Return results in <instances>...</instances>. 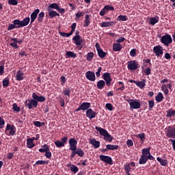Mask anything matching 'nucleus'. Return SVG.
Here are the masks:
<instances>
[{
	"label": "nucleus",
	"mask_w": 175,
	"mask_h": 175,
	"mask_svg": "<svg viewBox=\"0 0 175 175\" xmlns=\"http://www.w3.org/2000/svg\"><path fill=\"white\" fill-rule=\"evenodd\" d=\"M90 109V103H83L82 104H80V106H79V108H77L75 109V112H79L80 111H88Z\"/></svg>",
	"instance_id": "nucleus-11"
},
{
	"label": "nucleus",
	"mask_w": 175,
	"mask_h": 175,
	"mask_svg": "<svg viewBox=\"0 0 175 175\" xmlns=\"http://www.w3.org/2000/svg\"><path fill=\"white\" fill-rule=\"evenodd\" d=\"M118 83H119V85H120L122 86H120V88H117V90H118V91H124V90H125V86L124 85V82L119 81V82H118Z\"/></svg>",
	"instance_id": "nucleus-54"
},
{
	"label": "nucleus",
	"mask_w": 175,
	"mask_h": 175,
	"mask_svg": "<svg viewBox=\"0 0 175 175\" xmlns=\"http://www.w3.org/2000/svg\"><path fill=\"white\" fill-rule=\"evenodd\" d=\"M167 138L175 139V128L172 126L167 127V133L165 134Z\"/></svg>",
	"instance_id": "nucleus-14"
},
{
	"label": "nucleus",
	"mask_w": 175,
	"mask_h": 175,
	"mask_svg": "<svg viewBox=\"0 0 175 175\" xmlns=\"http://www.w3.org/2000/svg\"><path fill=\"white\" fill-rule=\"evenodd\" d=\"M16 132V128L13 124H6V128L5 129V135L6 136H13Z\"/></svg>",
	"instance_id": "nucleus-6"
},
{
	"label": "nucleus",
	"mask_w": 175,
	"mask_h": 175,
	"mask_svg": "<svg viewBox=\"0 0 175 175\" xmlns=\"http://www.w3.org/2000/svg\"><path fill=\"white\" fill-rule=\"evenodd\" d=\"M112 46V50L116 52L120 51V50H122V48H124L123 46H122V44H113Z\"/></svg>",
	"instance_id": "nucleus-36"
},
{
	"label": "nucleus",
	"mask_w": 175,
	"mask_h": 175,
	"mask_svg": "<svg viewBox=\"0 0 175 175\" xmlns=\"http://www.w3.org/2000/svg\"><path fill=\"white\" fill-rule=\"evenodd\" d=\"M95 49H97V55H98V58L103 59L105 58L107 53L104 52L102 49L100 48L98 44H95Z\"/></svg>",
	"instance_id": "nucleus-15"
},
{
	"label": "nucleus",
	"mask_w": 175,
	"mask_h": 175,
	"mask_svg": "<svg viewBox=\"0 0 175 175\" xmlns=\"http://www.w3.org/2000/svg\"><path fill=\"white\" fill-rule=\"evenodd\" d=\"M135 85H137L139 88L144 89V88L146 87V82H142V83H134Z\"/></svg>",
	"instance_id": "nucleus-53"
},
{
	"label": "nucleus",
	"mask_w": 175,
	"mask_h": 175,
	"mask_svg": "<svg viewBox=\"0 0 175 175\" xmlns=\"http://www.w3.org/2000/svg\"><path fill=\"white\" fill-rule=\"evenodd\" d=\"M42 148H43L38 149V152H40L41 153L51 152L50 147L48 146L46 144H43V146H42Z\"/></svg>",
	"instance_id": "nucleus-24"
},
{
	"label": "nucleus",
	"mask_w": 175,
	"mask_h": 175,
	"mask_svg": "<svg viewBox=\"0 0 175 175\" xmlns=\"http://www.w3.org/2000/svg\"><path fill=\"white\" fill-rule=\"evenodd\" d=\"M69 140L70 139H68V137H62L60 140H57V142H60V143H66V142H68Z\"/></svg>",
	"instance_id": "nucleus-56"
},
{
	"label": "nucleus",
	"mask_w": 175,
	"mask_h": 175,
	"mask_svg": "<svg viewBox=\"0 0 175 175\" xmlns=\"http://www.w3.org/2000/svg\"><path fill=\"white\" fill-rule=\"evenodd\" d=\"M68 166H70V171H72V172L77 173L79 172V167H77L75 165L68 164Z\"/></svg>",
	"instance_id": "nucleus-39"
},
{
	"label": "nucleus",
	"mask_w": 175,
	"mask_h": 175,
	"mask_svg": "<svg viewBox=\"0 0 175 175\" xmlns=\"http://www.w3.org/2000/svg\"><path fill=\"white\" fill-rule=\"evenodd\" d=\"M68 146H70V151H72V154H70V158L73 159L75 155H78L80 158L83 157L85 152L81 148H77V140L75 138H70L68 140Z\"/></svg>",
	"instance_id": "nucleus-2"
},
{
	"label": "nucleus",
	"mask_w": 175,
	"mask_h": 175,
	"mask_svg": "<svg viewBox=\"0 0 175 175\" xmlns=\"http://www.w3.org/2000/svg\"><path fill=\"white\" fill-rule=\"evenodd\" d=\"M95 77H96V75L94 74V72L87 71V72H85V78L87 80L94 82L95 81Z\"/></svg>",
	"instance_id": "nucleus-17"
},
{
	"label": "nucleus",
	"mask_w": 175,
	"mask_h": 175,
	"mask_svg": "<svg viewBox=\"0 0 175 175\" xmlns=\"http://www.w3.org/2000/svg\"><path fill=\"white\" fill-rule=\"evenodd\" d=\"M71 92L72 90H70V88H65L64 89V92H62V94H63L64 96L70 97V92Z\"/></svg>",
	"instance_id": "nucleus-45"
},
{
	"label": "nucleus",
	"mask_w": 175,
	"mask_h": 175,
	"mask_svg": "<svg viewBox=\"0 0 175 175\" xmlns=\"http://www.w3.org/2000/svg\"><path fill=\"white\" fill-rule=\"evenodd\" d=\"M43 18H44V12H41L38 16V23H42V21H43Z\"/></svg>",
	"instance_id": "nucleus-40"
},
{
	"label": "nucleus",
	"mask_w": 175,
	"mask_h": 175,
	"mask_svg": "<svg viewBox=\"0 0 175 175\" xmlns=\"http://www.w3.org/2000/svg\"><path fill=\"white\" fill-rule=\"evenodd\" d=\"M95 131H97V132L100 134V136L104 137V140H105V142H108L109 143H110L112 142V140H113L112 135H110V134H109V132H107V130H105V129H102L100 127L95 126Z\"/></svg>",
	"instance_id": "nucleus-4"
},
{
	"label": "nucleus",
	"mask_w": 175,
	"mask_h": 175,
	"mask_svg": "<svg viewBox=\"0 0 175 175\" xmlns=\"http://www.w3.org/2000/svg\"><path fill=\"white\" fill-rule=\"evenodd\" d=\"M161 42L163 44H171V43H173V38H172V36L169 35V33H165V35L161 37Z\"/></svg>",
	"instance_id": "nucleus-9"
},
{
	"label": "nucleus",
	"mask_w": 175,
	"mask_h": 175,
	"mask_svg": "<svg viewBox=\"0 0 175 175\" xmlns=\"http://www.w3.org/2000/svg\"><path fill=\"white\" fill-rule=\"evenodd\" d=\"M2 85H3V88H7L8 85H10V80L6 79H3Z\"/></svg>",
	"instance_id": "nucleus-51"
},
{
	"label": "nucleus",
	"mask_w": 175,
	"mask_h": 175,
	"mask_svg": "<svg viewBox=\"0 0 175 175\" xmlns=\"http://www.w3.org/2000/svg\"><path fill=\"white\" fill-rule=\"evenodd\" d=\"M15 28H23V25L21 23V21L19 19H15L12 21V24H10L8 27V31H12L15 29Z\"/></svg>",
	"instance_id": "nucleus-7"
},
{
	"label": "nucleus",
	"mask_w": 175,
	"mask_h": 175,
	"mask_svg": "<svg viewBox=\"0 0 175 175\" xmlns=\"http://www.w3.org/2000/svg\"><path fill=\"white\" fill-rule=\"evenodd\" d=\"M106 148L105 149H108L110 150H116L118 149V146L117 145H112V144H107V146H105Z\"/></svg>",
	"instance_id": "nucleus-34"
},
{
	"label": "nucleus",
	"mask_w": 175,
	"mask_h": 175,
	"mask_svg": "<svg viewBox=\"0 0 175 175\" xmlns=\"http://www.w3.org/2000/svg\"><path fill=\"white\" fill-rule=\"evenodd\" d=\"M106 13H107V11L106 10V9L105 8V7L101 10V11L100 12V16H105V14H106Z\"/></svg>",
	"instance_id": "nucleus-64"
},
{
	"label": "nucleus",
	"mask_w": 175,
	"mask_h": 175,
	"mask_svg": "<svg viewBox=\"0 0 175 175\" xmlns=\"http://www.w3.org/2000/svg\"><path fill=\"white\" fill-rule=\"evenodd\" d=\"M24 75L25 74L23 73V72L18 70V71L16 72V80L18 81H23V79H25V77H23Z\"/></svg>",
	"instance_id": "nucleus-21"
},
{
	"label": "nucleus",
	"mask_w": 175,
	"mask_h": 175,
	"mask_svg": "<svg viewBox=\"0 0 175 175\" xmlns=\"http://www.w3.org/2000/svg\"><path fill=\"white\" fill-rule=\"evenodd\" d=\"M89 144L93 146L95 149L100 147V142L95 140V139H89Z\"/></svg>",
	"instance_id": "nucleus-22"
},
{
	"label": "nucleus",
	"mask_w": 175,
	"mask_h": 175,
	"mask_svg": "<svg viewBox=\"0 0 175 175\" xmlns=\"http://www.w3.org/2000/svg\"><path fill=\"white\" fill-rule=\"evenodd\" d=\"M153 52H154V54H156V56L157 57L162 55L163 54L162 47L161 46H154Z\"/></svg>",
	"instance_id": "nucleus-20"
},
{
	"label": "nucleus",
	"mask_w": 175,
	"mask_h": 175,
	"mask_svg": "<svg viewBox=\"0 0 175 175\" xmlns=\"http://www.w3.org/2000/svg\"><path fill=\"white\" fill-rule=\"evenodd\" d=\"M29 21H31V18L29 17L25 18L23 21H21L22 27H27V25L29 24Z\"/></svg>",
	"instance_id": "nucleus-33"
},
{
	"label": "nucleus",
	"mask_w": 175,
	"mask_h": 175,
	"mask_svg": "<svg viewBox=\"0 0 175 175\" xmlns=\"http://www.w3.org/2000/svg\"><path fill=\"white\" fill-rule=\"evenodd\" d=\"M125 102H127V103H129V106H130V109L131 110L140 109V100L139 99L125 98Z\"/></svg>",
	"instance_id": "nucleus-5"
},
{
	"label": "nucleus",
	"mask_w": 175,
	"mask_h": 175,
	"mask_svg": "<svg viewBox=\"0 0 175 175\" xmlns=\"http://www.w3.org/2000/svg\"><path fill=\"white\" fill-rule=\"evenodd\" d=\"M127 147L131 148L133 146V142H132V139H127Z\"/></svg>",
	"instance_id": "nucleus-62"
},
{
	"label": "nucleus",
	"mask_w": 175,
	"mask_h": 175,
	"mask_svg": "<svg viewBox=\"0 0 175 175\" xmlns=\"http://www.w3.org/2000/svg\"><path fill=\"white\" fill-rule=\"evenodd\" d=\"M40 12V10H39V8H37L31 13V14L30 15L31 24H32V23H34L35 20L38 18V15L39 14Z\"/></svg>",
	"instance_id": "nucleus-18"
},
{
	"label": "nucleus",
	"mask_w": 175,
	"mask_h": 175,
	"mask_svg": "<svg viewBox=\"0 0 175 175\" xmlns=\"http://www.w3.org/2000/svg\"><path fill=\"white\" fill-rule=\"evenodd\" d=\"M102 79H104L103 81L107 82V86H110V82L112 81V78H110V73H104V75H102Z\"/></svg>",
	"instance_id": "nucleus-16"
},
{
	"label": "nucleus",
	"mask_w": 175,
	"mask_h": 175,
	"mask_svg": "<svg viewBox=\"0 0 175 175\" xmlns=\"http://www.w3.org/2000/svg\"><path fill=\"white\" fill-rule=\"evenodd\" d=\"M105 109H107V110L112 111H113V106L112 105V104L107 103L105 104Z\"/></svg>",
	"instance_id": "nucleus-50"
},
{
	"label": "nucleus",
	"mask_w": 175,
	"mask_h": 175,
	"mask_svg": "<svg viewBox=\"0 0 175 175\" xmlns=\"http://www.w3.org/2000/svg\"><path fill=\"white\" fill-rule=\"evenodd\" d=\"M129 83H146V79H142L141 81H136L130 79L129 80Z\"/></svg>",
	"instance_id": "nucleus-58"
},
{
	"label": "nucleus",
	"mask_w": 175,
	"mask_h": 175,
	"mask_svg": "<svg viewBox=\"0 0 175 175\" xmlns=\"http://www.w3.org/2000/svg\"><path fill=\"white\" fill-rule=\"evenodd\" d=\"M77 26V24L76 23H73L72 25H71V33H75V31H76V27Z\"/></svg>",
	"instance_id": "nucleus-57"
},
{
	"label": "nucleus",
	"mask_w": 175,
	"mask_h": 175,
	"mask_svg": "<svg viewBox=\"0 0 175 175\" xmlns=\"http://www.w3.org/2000/svg\"><path fill=\"white\" fill-rule=\"evenodd\" d=\"M148 105H149V110H152V108L154 107V100H149Z\"/></svg>",
	"instance_id": "nucleus-63"
},
{
	"label": "nucleus",
	"mask_w": 175,
	"mask_h": 175,
	"mask_svg": "<svg viewBox=\"0 0 175 175\" xmlns=\"http://www.w3.org/2000/svg\"><path fill=\"white\" fill-rule=\"evenodd\" d=\"M59 5L57 3H51L48 7H47V10H52V9H55L57 10L59 8Z\"/></svg>",
	"instance_id": "nucleus-31"
},
{
	"label": "nucleus",
	"mask_w": 175,
	"mask_h": 175,
	"mask_svg": "<svg viewBox=\"0 0 175 175\" xmlns=\"http://www.w3.org/2000/svg\"><path fill=\"white\" fill-rule=\"evenodd\" d=\"M157 23H159V16L150 18L149 24H150V25H155Z\"/></svg>",
	"instance_id": "nucleus-26"
},
{
	"label": "nucleus",
	"mask_w": 175,
	"mask_h": 175,
	"mask_svg": "<svg viewBox=\"0 0 175 175\" xmlns=\"http://www.w3.org/2000/svg\"><path fill=\"white\" fill-rule=\"evenodd\" d=\"M11 40L14 42L10 43V44H17V43H23V40H18L17 38H12Z\"/></svg>",
	"instance_id": "nucleus-47"
},
{
	"label": "nucleus",
	"mask_w": 175,
	"mask_h": 175,
	"mask_svg": "<svg viewBox=\"0 0 175 175\" xmlns=\"http://www.w3.org/2000/svg\"><path fill=\"white\" fill-rule=\"evenodd\" d=\"M35 165H48V161H37V162H35Z\"/></svg>",
	"instance_id": "nucleus-55"
},
{
	"label": "nucleus",
	"mask_w": 175,
	"mask_h": 175,
	"mask_svg": "<svg viewBox=\"0 0 175 175\" xmlns=\"http://www.w3.org/2000/svg\"><path fill=\"white\" fill-rule=\"evenodd\" d=\"M85 114H86L87 118H89L90 120L95 118V116H96V113L91 109H88L85 111Z\"/></svg>",
	"instance_id": "nucleus-19"
},
{
	"label": "nucleus",
	"mask_w": 175,
	"mask_h": 175,
	"mask_svg": "<svg viewBox=\"0 0 175 175\" xmlns=\"http://www.w3.org/2000/svg\"><path fill=\"white\" fill-rule=\"evenodd\" d=\"M18 2L17 0H8V5H12V6H17Z\"/></svg>",
	"instance_id": "nucleus-52"
},
{
	"label": "nucleus",
	"mask_w": 175,
	"mask_h": 175,
	"mask_svg": "<svg viewBox=\"0 0 175 175\" xmlns=\"http://www.w3.org/2000/svg\"><path fill=\"white\" fill-rule=\"evenodd\" d=\"M134 137L139 138V139H141V143L144 144V142L146 141V134H144V133L141 134L134 135Z\"/></svg>",
	"instance_id": "nucleus-29"
},
{
	"label": "nucleus",
	"mask_w": 175,
	"mask_h": 175,
	"mask_svg": "<svg viewBox=\"0 0 175 175\" xmlns=\"http://www.w3.org/2000/svg\"><path fill=\"white\" fill-rule=\"evenodd\" d=\"M90 16L89 14L85 15V24L83 25V27H87L90 26V24H91V21H90Z\"/></svg>",
	"instance_id": "nucleus-32"
},
{
	"label": "nucleus",
	"mask_w": 175,
	"mask_h": 175,
	"mask_svg": "<svg viewBox=\"0 0 175 175\" xmlns=\"http://www.w3.org/2000/svg\"><path fill=\"white\" fill-rule=\"evenodd\" d=\"M131 167H135V162L127 163L124 165V170L125 171V175H131Z\"/></svg>",
	"instance_id": "nucleus-10"
},
{
	"label": "nucleus",
	"mask_w": 175,
	"mask_h": 175,
	"mask_svg": "<svg viewBox=\"0 0 175 175\" xmlns=\"http://www.w3.org/2000/svg\"><path fill=\"white\" fill-rule=\"evenodd\" d=\"M154 99H156V102L161 103L163 100H164V96L162 95V93L159 92L157 93L156 97H154Z\"/></svg>",
	"instance_id": "nucleus-30"
},
{
	"label": "nucleus",
	"mask_w": 175,
	"mask_h": 175,
	"mask_svg": "<svg viewBox=\"0 0 175 175\" xmlns=\"http://www.w3.org/2000/svg\"><path fill=\"white\" fill-rule=\"evenodd\" d=\"M113 24H116L115 21H108V22H103L100 23V26L102 28H107L108 27H111Z\"/></svg>",
	"instance_id": "nucleus-23"
},
{
	"label": "nucleus",
	"mask_w": 175,
	"mask_h": 175,
	"mask_svg": "<svg viewBox=\"0 0 175 175\" xmlns=\"http://www.w3.org/2000/svg\"><path fill=\"white\" fill-rule=\"evenodd\" d=\"M98 159H100L102 162L109 165H112V157H110L109 156L100 154V156H98Z\"/></svg>",
	"instance_id": "nucleus-12"
},
{
	"label": "nucleus",
	"mask_w": 175,
	"mask_h": 175,
	"mask_svg": "<svg viewBox=\"0 0 175 175\" xmlns=\"http://www.w3.org/2000/svg\"><path fill=\"white\" fill-rule=\"evenodd\" d=\"M167 114H165V117L167 118H174L175 117V111L172 109H167V111H165Z\"/></svg>",
	"instance_id": "nucleus-27"
},
{
	"label": "nucleus",
	"mask_w": 175,
	"mask_h": 175,
	"mask_svg": "<svg viewBox=\"0 0 175 175\" xmlns=\"http://www.w3.org/2000/svg\"><path fill=\"white\" fill-rule=\"evenodd\" d=\"M33 147H35V144L33 143V141L29 140L27 141V148H33Z\"/></svg>",
	"instance_id": "nucleus-44"
},
{
	"label": "nucleus",
	"mask_w": 175,
	"mask_h": 175,
	"mask_svg": "<svg viewBox=\"0 0 175 175\" xmlns=\"http://www.w3.org/2000/svg\"><path fill=\"white\" fill-rule=\"evenodd\" d=\"M84 16V12H78L77 14H75V20L76 21H79L81 17Z\"/></svg>",
	"instance_id": "nucleus-38"
},
{
	"label": "nucleus",
	"mask_w": 175,
	"mask_h": 175,
	"mask_svg": "<svg viewBox=\"0 0 175 175\" xmlns=\"http://www.w3.org/2000/svg\"><path fill=\"white\" fill-rule=\"evenodd\" d=\"M118 21H127L128 18L125 15H119L117 18Z\"/></svg>",
	"instance_id": "nucleus-42"
},
{
	"label": "nucleus",
	"mask_w": 175,
	"mask_h": 175,
	"mask_svg": "<svg viewBox=\"0 0 175 175\" xmlns=\"http://www.w3.org/2000/svg\"><path fill=\"white\" fill-rule=\"evenodd\" d=\"M141 158L139 159V165H144L147 161L157 160V162L161 164L162 167L167 165V160L162 159L161 157L154 158L152 154H150V147L142 149Z\"/></svg>",
	"instance_id": "nucleus-1"
},
{
	"label": "nucleus",
	"mask_w": 175,
	"mask_h": 175,
	"mask_svg": "<svg viewBox=\"0 0 175 175\" xmlns=\"http://www.w3.org/2000/svg\"><path fill=\"white\" fill-rule=\"evenodd\" d=\"M66 58H77V54L72 51H67L66 53Z\"/></svg>",
	"instance_id": "nucleus-35"
},
{
	"label": "nucleus",
	"mask_w": 175,
	"mask_h": 175,
	"mask_svg": "<svg viewBox=\"0 0 175 175\" xmlns=\"http://www.w3.org/2000/svg\"><path fill=\"white\" fill-rule=\"evenodd\" d=\"M33 125L35 126L40 128V127H42V126H43L44 125V122L35 121V122H33Z\"/></svg>",
	"instance_id": "nucleus-49"
},
{
	"label": "nucleus",
	"mask_w": 175,
	"mask_h": 175,
	"mask_svg": "<svg viewBox=\"0 0 175 175\" xmlns=\"http://www.w3.org/2000/svg\"><path fill=\"white\" fill-rule=\"evenodd\" d=\"M72 40L75 44H83L84 39L80 36V31L77 30L75 31V36L72 38Z\"/></svg>",
	"instance_id": "nucleus-8"
},
{
	"label": "nucleus",
	"mask_w": 175,
	"mask_h": 175,
	"mask_svg": "<svg viewBox=\"0 0 175 175\" xmlns=\"http://www.w3.org/2000/svg\"><path fill=\"white\" fill-rule=\"evenodd\" d=\"M48 12H49V16L50 18H54V17H55L56 16H57V17H59V14L57 12V11L51 10H48Z\"/></svg>",
	"instance_id": "nucleus-28"
},
{
	"label": "nucleus",
	"mask_w": 175,
	"mask_h": 175,
	"mask_svg": "<svg viewBox=\"0 0 175 175\" xmlns=\"http://www.w3.org/2000/svg\"><path fill=\"white\" fill-rule=\"evenodd\" d=\"M54 144H55V146H57V148H60L64 147L66 143L60 142V141H55Z\"/></svg>",
	"instance_id": "nucleus-37"
},
{
	"label": "nucleus",
	"mask_w": 175,
	"mask_h": 175,
	"mask_svg": "<svg viewBox=\"0 0 175 175\" xmlns=\"http://www.w3.org/2000/svg\"><path fill=\"white\" fill-rule=\"evenodd\" d=\"M104 8H105V10H107V12H109L110 10H114V7L111 5H105Z\"/></svg>",
	"instance_id": "nucleus-60"
},
{
	"label": "nucleus",
	"mask_w": 175,
	"mask_h": 175,
	"mask_svg": "<svg viewBox=\"0 0 175 175\" xmlns=\"http://www.w3.org/2000/svg\"><path fill=\"white\" fill-rule=\"evenodd\" d=\"M31 98L33 99L25 101V107H28V109H31L33 107L38 106V103H44L46 98L43 96H38L36 93L31 94Z\"/></svg>",
	"instance_id": "nucleus-3"
},
{
	"label": "nucleus",
	"mask_w": 175,
	"mask_h": 175,
	"mask_svg": "<svg viewBox=\"0 0 175 175\" xmlns=\"http://www.w3.org/2000/svg\"><path fill=\"white\" fill-rule=\"evenodd\" d=\"M144 74H146V76H149L150 75V68H147L146 70H144Z\"/></svg>",
	"instance_id": "nucleus-61"
},
{
	"label": "nucleus",
	"mask_w": 175,
	"mask_h": 175,
	"mask_svg": "<svg viewBox=\"0 0 175 175\" xmlns=\"http://www.w3.org/2000/svg\"><path fill=\"white\" fill-rule=\"evenodd\" d=\"M139 68V64H137L136 61H131L127 62V69L129 70H135Z\"/></svg>",
	"instance_id": "nucleus-13"
},
{
	"label": "nucleus",
	"mask_w": 175,
	"mask_h": 175,
	"mask_svg": "<svg viewBox=\"0 0 175 175\" xmlns=\"http://www.w3.org/2000/svg\"><path fill=\"white\" fill-rule=\"evenodd\" d=\"M105 85H107V82L103 80H100L97 82V89L100 90H102L103 88H105Z\"/></svg>",
	"instance_id": "nucleus-25"
},
{
	"label": "nucleus",
	"mask_w": 175,
	"mask_h": 175,
	"mask_svg": "<svg viewBox=\"0 0 175 175\" xmlns=\"http://www.w3.org/2000/svg\"><path fill=\"white\" fill-rule=\"evenodd\" d=\"M39 139H40V135L37 134V135H35V137L27 139V142H29V141H31V142L36 141V140H38Z\"/></svg>",
	"instance_id": "nucleus-48"
},
{
	"label": "nucleus",
	"mask_w": 175,
	"mask_h": 175,
	"mask_svg": "<svg viewBox=\"0 0 175 175\" xmlns=\"http://www.w3.org/2000/svg\"><path fill=\"white\" fill-rule=\"evenodd\" d=\"M59 33L60 36H63L64 38H69V36H71V35H73L72 33H71V31H70V33L59 31Z\"/></svg>",
	"instance_id": "nucleus-43"
},
{
	"label": "nucleus",
	"mask_w": 175,
	"mask_h": 175,
	"mask_svg": "<svg viewBox=\"0 0 175 175\" xmlns=\"http://www.w3.org/2000/svg\"><path fill=\"white\" fill-rule=\"evenodd\" d=\"M102 72V67H98L97 72H94V75L97 76V77H100V72Z\"/></svg>",
	"instance_id": "nucleus-59"
},
{
	"label": "nucleus",
	"mask_w": 175,
	"mask_h": 175,
	"mask_svg": "<svg viewBox=\"0 0 175 175\" xmlns=\"http://www.w3.org/2000/svg\"><path fill=\"white\" fill-rule=\"evenodd\" d=\"M94 59V52H89L87 53V61L91 62Z\"/></svg>",
	"instance_id": "nucleus-46"
},
{
	"label": "nucleus",
	"mask_w": 175,
	"mask_h": 175,
	"mask_svg": "<svg viewBox=\"0 0 175 175\" xmlns=\"http://www.w3.org/2000/svg\"><path fill=\"white\" fill-rule=\"evenodd\" d=\"M12 109L13 110V111H15L16 113L20 112V111L21 110L20 107H18L16 103H13Z\"/></svg>",
	"instance_id": "nucleus-41"
}]
</instances>
